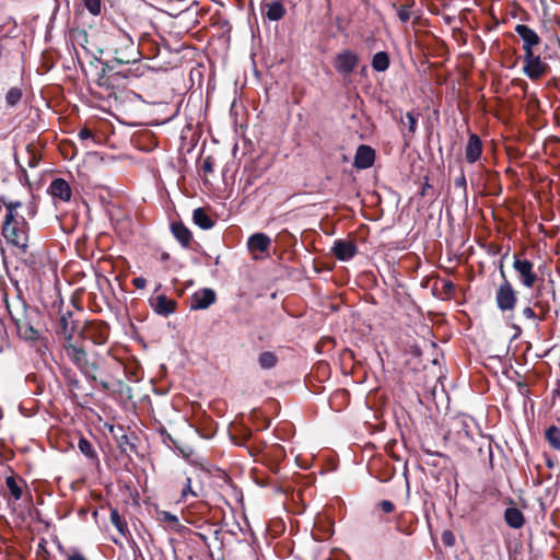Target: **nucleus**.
I'll return each instance as SVG.
<instances>
[{
    "label": "nucleus",
    "mask_w": 560,
    "mask_h": 560,
    "mask_svg": "<svg viewBox=\"0 0 560 560\" xmlns=\"http://www.w3.org/2000/svg\"><path fill=\"white\" fill-rule=\"evenodd\" d=\"M524 62L523 71L532 80L541 78L548 68L539 56L534 55V51L524 54Z\"/></svg>",
    "instance_id": "9d476101"
},
{
    "label": "nucleus",
    "mask_w": 560,
    "mask_h": 560,
    "mask_svg": "<svg viewBox=\"0 0 560 560\" xmlns=\"http://www.w3.org/2000/svg\"><path fill=\"white\" fill-rule=\"evenodd\" d=\"M337 458L338 457H334V456L327 457V462L329 464V469L334 470L337 468Z\"/></svg>",
    "instance_id": "13d9d810"
},
{
    "label": "nucleus",
    "mask_w": 560,
    "mask_h": 560,
    "mask_svg": "<svg viewBox=\"0 0 560 560\" xmlns=\"http://www.w3.org/2000/svg\"><path fill=\"white\" fill-rule=\"evenodd\" d=\"M160 520L162 522H165V523H168V524H173V525L178 524L177 516L172 514L171 512H167V511H162L160 513Z\"/></svg>",
    "instance_id": "de8ad7c7"
},
{
    "label": "nucleus",
    "mask_w": 560,
    "mask_h": 560,
    "mask_svg": "<svg viewBox=\"0 0 560 560\" xmlns=\"http://www.w3.org/2000/svg\"><path fill=\"white\" fill-rule=\"evenodd\" d=\"M5 214L1 225V234L7 244L15 248L16 256H25L28 253L30 225L18 210L22 207L19 200H2Z\"/></svg>",
    "instance_id": "7ed1b4c3"
},
{
    "label": "nucleus",
    "mask_w": 560,
    "mask_h": 560,
    "mask_svg": "<svg viewBox=\"0 0 560 560\" xmlns=\"http://www.w3.org/2000/svg\"><path fill=\"white\" fill-rule=\"evenodd\" d=\"M326 1V4H327V8L330 9L331 8V0H325Z\"/></svg>",
    "instance_id": "338daca9"
},
{
    "label": "nucleus",
    "mask_w": 560,
    "mask_h": 560,
    "mask_svg": "<svg viewBox=\"0 0 560 560\" xmlns=\"http://www.w3.org/2000/svg\"><path fill=\"white\" fill-rule=\"evenodd\" d=\"M168 439L173 442L174 446L179 451L180 455H183V456L189 455L188 453H186V451L184 448L178 446L176 441H174L170 435H168Z\"/></svg>",
    "instance_id": "680f3d73"
},
{
    "label": "nucleus",
    "mask_w": 560,
    "mask_h": 560,
    "mask_svg": "<svg viewBox=\"0 0 560 560\" xmlns=\"http://www.w3.org/2000/svg\"><path fill=\"white\" fill-rule=\"evenodd\" d=\"M430 188H431V185L429 184L428 177H425V183L422 185L421 190L419 192L420 196H422V197L425 196Z\"/></svg>",
    "instance_id": "6e6d98bb"
},
{
    "label": "nucleus",
    "mask_w": 560,
    "mask_h": 560,
    "mask_svg": "<svg viewBox=\"0 0 560 560\" xmlns=\"http://www.w3.org/2000/svg\"><path fill=\"white\" fill-rule=\"evenodd\" d=\"M109 325L101 319L86 320L80 328L79 337L91 340L94 345H105L109 338Z\"/></svg>",
    "instance_id": "6e6552de"
},
{
    "label": "nucleus",
    "mask_w": 560,
    "mask_h": 560,
    "mask_svg": "<svg viewBox=\"0 0 560 560\" xmlns=\"http://www.w3.org/2000/svg\"><path fill=\"white\" fill-rule=\"evenodd\" d=\"M418 114H415L413 112H407L406 113V119H407V132H402V137L405 139L406 144L409 143V141L413 138L417 128H418Z\"/></svg>",
    "instance_id": "2f4dec72"
},
{
    "label": "nucleus",
    "mask_w": 560,
    "mask_h": 560,
    "mask_svg": "<svg viewBox=\"0 0 560 560\" xmlns=\"http://www.w3.org/2000/svg\"><path fill=\"white\" fill-rule=\"evenodd\" d=\"M192 221L202 230H210L215 224V221L209 217L203 208H197L194 210Z\"/></svg>",
    "instance_id": "cd10ccee"
},
{
    "label": "nucleus",
    "mask_w": 560,
    "mask_h": 560,
    "mask_svg": "<svg viewBox=\"0 0 560 560\" xmlns=\"http://www.w3.org/2000/svg\"><path fill=\"white\" fill-rule=\"evenodd\" d=\"M512 267L521 285L526 289H540L539 282H542V279H540L535 270L534 262L530 261L523 253H516L513 255Z\"/></svg>",
    "instance_id": "0eeeda50"
},
{
    "label": "nucleus",
    "mask_w": 560,
    "mask_h": 560,
    "mask_svg": "<svg viewBox=\"0 0 560 560\" xmlns=\"http://www.w3.org/2000/svg\"><path fill=\"white\" fill-rule=\"evenodd\" d=\"M213 168H214V158L211 155H208L207 158L203 159L202 164H201V172H202L203 176L206 177L209 174H211L213 172Z\"/></svg>",
    "instance_id": "c03bdc74"
},
{
    "label": "nucleus",
    "mask_w": 560,
    "mask_h": 560,
    "mask_svg": "<svg viewBox=\"0 0 560 560\" xmlns=\"http://www.w3.org/2000/svg\"><path fill=\"white\" fill-rule=\"evenodd\" d=\"M107 50L113 54L112 62L116 66L137 65L140 62L142 54L133 39L125 32L118 31L110 35Z\"/></svg>",
    "instance_id": "39448f33"
},
{
    "label": "nucleus",
    "mask_w": 560,
    "mask_h": 560,
    "mask_svg": "<svg viewBox=\"0 0 560 560\" xmlns=\"http://www.w3.org/2000/svg\"><path fill=\"white\" fill-rule=\"evenodd\" d=\"M61 375L68 386L69 390H80L82 388L81 381L79 380L77 373L72 371L70 368H62Z\"/></svg>",
    "instance_id": "c85d7f7f"
},
{
    "label": "nucleus",
    "mask_w": 560,
    "mask_h": 560,
    "mask_svg": "<svg viewBox=\"0 0 560 560\" xmlns=\"http://www.w3.org/2000/svg\"><path fill=\"white\" fill-rule=\"evenodd\" d=\"M278 357L275 352L264 351L258 357V364L264 370L273 369L278 364Z\"/></svg>",
    "instance_id": "72a5a7b5"
},
{
    "label": "nucleus",
    "mask_w": 560,
    "mask_h": 560,
    "mask_svg": "<svg viewBox=\"0 0 560 560\" xmlns=\"http://www.w3.org/2000/svg\"><path fill=\"white\" fill-rule=\"evenodd\" d=\"M397 444V440L390 439L386 442L384 450L388 455H395L394 454V446Z\"/></svg>",
    "instance_id": "603ef678"
},
{
    "label": "nucleus",
    "mask_w": 560,
    "mask_h": 560,
    "mask_svg": "<svg viewBox=\"0 0 560 560\" xmlns=\"http://www.w3.org/2000/svg\"><path fill=\"white\" fill-rule=\"evenodd\" d=\"M375 162V150L366 144H361L358 147L353 166L358 170H366L373 166Z\"/></svg>",
    "instance_id": "4468645a"
},
{
    "label": "nucleus",
    "mask_w": 560,
    "mask_h": 560,
    "mask_svg": "<svg viewBox=\"0 0 560 560\" xmlns=\"http://www.w3.org/2000/svg\"><path fill=\"white\" fill-rule=\"evenodd\" d=\"M315 457H294V464L302 469H307L312 466V463Z\"/></svg>",
    "instance_id": "49530a36"
},
{
    "label": "nucleus",
    "mask_w": 560,
    "mask_h": 560,
    "mask_svg": "<svg viewBox=\"0 0 560 560\" xmlns=\"http://www.w3.org/2000/svg\"><path fill=\"white\" fill-rule=\"evenodd\" d=\"M443 289L445 292L451 293L454 291L455 285L452 281H444Z\"/></svg>",
    "instance_id": "4d7b16f0"
},
{
    "label": "nucleus",
    "mask_w": 560,
    "mask_h": 560,
    "mask_svg": "<svg viewBox=\"0 0 560 560\" xmlns=\"http://www.w3.org/2000/svg\"><path fill=\"white\" fill-rule=\"evenodd\" d=\"M339 359L343 368L350 365V369H352L355 363H360V361L357 359L355 352L350 348L342 349L339 354Z\"/></svg>",
    "instance_id": "4c0bfd02"
},
{
    "label": "nucleus",
    "mask_w": 560,
    "mask_h": 560,
    "mask_svg": "<svg viewBox=\"0 0 560 560\" xmlns=\"http://www.w3.org/2000/svg\"><path fill=\"white\" fill-rule=\"evenodd\" d=\"M83 5L94 16L102 12V0H83Z\"/></svg>",
    "instance_id": "79ce46f5"
},
{
    "label": "nucleus",
    "mask_w": 560,
    "mask_h": 560,
    "mask_svg": "<svg viewBox=\"0 0 560 560\" xmlns=\"http://www.w3.org/2000/svg\"><path fill=\"white\" fill-rule=\"evenodd\" d=\"M441 540L445 547H453L456 542V538L454 533L451 529L443 530L441 535Z\"/></svg>",
    "instance_id": "a18cd8bd"
},
{
    "label": "nucleus",
    "mask_w": 560,
    "mask_h": 560,
    "mask_svg": "<svg viewBox=\"0 0 560 560\" xmlns=\"http://www.w3.org/2000/svg\"><path fill=\"white\" fill-rule=\"evenodd\" d=\"M112 432L114 433L117 447L122 455H131L132 453H138L136 445L138 436L133 432L128 434L121 427L117 429V432L112 429Z\"/></svg>",
    "instance_id": "9b49d317"
},
{
    "label": "nucleus",
    "mask_w": 560,
    "mask_h": 560,
    "mask_svg": "<svg viewBox=\"0 0 560 560\" xmlns=\"http://www.w3.org/2000/svg\"><path fill=\"white\" fill-rule=\"evenodd\" d=\"M5 486L15 500H20L22 498V488L18 485L14 476L5 478Z\"/></svg>",
    "instance_id": "ea45409f"
},
{
    "label": "nucleus",
    "mask_w": 560,
    "mask_h": 560,
    "mask_svg": "<svg viewBox=\"0 0 560 560\" xmlns=\"http://www.w3.org/2000/svg\"><path fill=\"white\" fill-rule=\"evenodd\" d=\"M185 475H186V478L183 483V488L180 490V499H179L180 502H186L189 495H191L194 498L199 497L198 492L195 491L191 487V476L190 475H194L192 471L190 474L185 471Z\"/></svg>",
    "instance_id": "c9c22d12"
},
{
    "label": "nucleus",
    "mask_w": 560,
    "mask_h": 560,
    "mask_svg": "<svg viewBox=\"0 0 560 560\" xmlns=\"http://www.w3.org/2000/svg\"><path fill=\"white\" fill-rule=\"evenodd\" d=\"M331 252L338 260L347 261L357 255L358 247L353 241L337 240Z\"/></svg>",
    "instance_id": "2eb2a0df"
},
{
    "label": "nucleus",
    "mask_w": 560,
    "mask_h": 560,
    "mask_svg": "<svg viewBox=\"0 0 560 560\" xmlns=\"http://www.w3.org/2000/svg\"><path fill=\"white\" fill-rule=\"evenodd\" d=\"M110 522L122 536H126V534L129 533L126 521L120 516L116 509H112L110 511Z\"/></svg>",
    "instance_id": "e433bc0d"
},
{
    "label": "nucleus",
    "mask_w": 560,
    "mask_h": 560,
    "mask_svg": "<svg viewBox=\"0 0 560 560\" xmlns=\"http://www.w3.org/2000/svg\"><path fill=\"white\" fill-rule=\"evenodd\" d=\"M171 231L174 237L178 241V243L185 247H190L192 242V234L190 230L183 222H173L171 225Z\"/></svg>",
    "instance_id": "412c9836"
},
{
    "label": "nucleus",
    "mask_w": 560,
    "mask_h": 560,
    "mask_svg": "<svg viewBox=\"0 0 560 560\" xmlns=\"http://www.w3.org/2000/svg\"><path fill=\"white\" fill-rule=\"evenodd\" d=\"M141 75L140 66L118 70L112 62H103L102 71L98 73L95 83L105 90L107 97L118 98V94L128 85L129 78Z\"/></svg>",
    "instance_id": "20e7f679"
},
{
    "label": "nucleus",
    "mask_w": 560,
    "mask_h": 560,
    "mask_svg": "<svg viewBox=\"0 0 560 560\" xmlns=\"http://www.w3.org/2000/svg\"><path fill=\"white\" fill-rule=\"evenodd\" d=\"M23 98V90L20 86H12L5 93L4 100L8 107H15Z\"/></svg>",
    "instance_id": "473e14b6"
},
{
    "label": "nucleus",
    "mask_w": 560,
    "mask_h": 560,
    "mask_svg": "<svg viewBox=\"0 0 560 560\" xmlns=\"http://www.w3.org/2000/svg\"><path fill=\"white\" fill-rule=\"evenodd\" d=\"M359 63L360 56L351 49H342L332 58V67L342 78H347L352 74Z\"/></svg>",
    "instance_id": "1a4fd4ad"
},
{
    "label": "nucleus",
    "mask_w": 560,
    "mask_h": 560,
    "mask_svg": "<svg viewBox=\"0 0 560 560\" xmlns=\"http://www.w3.org/2000/svg\"><path fill=\"white\" fill-rule=\"evenodd\" d=\"M483 145L481 139L476 133H470L465 147V159L469 164L476 163L482 154Z\"/></svg>",
    "instance_id": "f3484780"
},
{
    "label": "nucleus",
    "mask_w": 560,
    "mask_h": 560,
    "mask_svg": "<svg viewBox=\"0 0 560 560\" xmlns=\"http://www.w3.org/2000/svg\"><path fill=\"white\" fill-rule=\"evenodd\" d=\"M416 5L415 0H404V2L398 5L396 2L392 4V7L397 11V16L401 23H407L413 15V7Z\"/></svg>",
    "instance_id": "bb28decb"
},
{
    "label": "nucleus",
    "mask_w": 560,
    "mask_h": 560,
    "mask_svg": "<svg viewBox=\"0 0 560 560\" xmlns=\"http://www.w3.org/2000/svg\"><path fill=\"white\" fill-rule=\"evenodd\" d=\"M78 137L81 140H88V139L94 138V135H93V131L91 129L84 127V128L79 130Z\"/></svg>",
    "instance_id": "3c124183"
},
{
    "label": "nucleus",
    "mask_w": 560,
    "mask_h": 560,
    "mask_svg": "<svg viewBox=\"0 0 560 560\" xmlns=\"http://www.w3.org/2000/svg\"><path fill=\"white\" fill-rule=\"evenodd\" d=\"M504 521L510 527L518 529L524 525L525 517L520 509L511 506L504 511Z\"/></svg>",
    "instance_id": "393cba45"
},
{
    "label": "nucleus",
    "mask_w": 560,
    "mask_h": 560,
    "mask_svg": "<svg viewBox=\"0 0 560 560\" xmlns=\"http://www.w3.org/2000/svg\"><path fill=\"white\" fill-rule=\"evenodd\" d=\"M514 31L523 40L524 54L534 51V47L538 46L541 42L538 34L525 24H517Z\"/></svg>",
    "instance_id": "ddd939ff"
},
{
    "label": "nucleus",
    "mask_w": 560,
    "mask_h": 560,
    "mask_svg": "<svg viewBox=\"0 0 560 560\" xmlns=\"http://www.w3.org/2000/svg\"><path fill=\"white\" fill-rule=\"evenodd\" d=\"M132 284L137 289H144L145 285H147V280L144 278H142V277H137V278L132 279Z\"/></svg>",
    "instance_id": "864d4df0"
},
{
    "label": "nucleus",
    "mask_w": 560,
    "mask_h": 560,
    "mask_svg": "<svg viewBox=\"0 0 560 560\" xmlns=\"http://www.w3.org/2000/svg\"><path fill=\"white\" fill-rule=\"evenodd\" d=\"M151 305L155 313L163 316H168L175 312L176 301L168 299L166 295L161 294L154 299H151Z\"/></svg>",
    "instance_id": "6ab92c4d"
},
{
    "label": "nucleus",
    "mask_w": 560,
    "mask_h": 560,
    "mask_svg": "<svg viewBox=\"0 0 560 560\" xmlns=\"http://www.w3.org/2000/svg\"><path fill=\"white\" fill-rule=\"evenodd\" d=\"M260 10L261 14L269 21H279L285 14V8L280 1L265 2Z\"/></svg>",
    "instance_id": "aec40b11"
},
{
    "label": "nucleus",
    "mask_w": 560,
    "mask_h": 560,
    "mask_svg": "<svg viewBox=\"0 0 560 560\" xmlns=\"http://www.w3.org/2000/svg\"><path fill=\"white\" fill-rule=\"evenodd\" d=\"M472 424V418L465 415H458L451 420L445 435L450 451L466 455H493L491 438L479 433L474 438Z\"/></svg>",
    "instance_id": "f03ea898"
},
{
    "label": "nucleus",
    "mask_w": 560,
    "mask_h": 560,
    "mask_svg": "<svg viewBox=\"0 0 560 560\" xmlns=\"http://www.w3.org/2000/svg\"><path fill=\"white\" fill-rule=\"evenodd\" d=\"M454 186H455V188L462 190L463 196L465 198L467 197V180H466L465 172L463 168H460L459 176L455 178Z\"/></svg>",
    "instance_id": "37998d69"
},
{
    "label": "nucleus",
    "mask_w": 560,
    "mask_h": 560,
    "mask_svg": "<svg viewBox=\"0 0 560 560\" xmlns=\"http://www.w3.org/2000/svg\"><path fill=\"white\" fill-rule=\"evenodd\" d=\"M48 194L54 199L67 202L70 201L72 197V189L66 179L55 178L48 187Z\"/></svg>",
    "instance_id": "dca6fc26"
},
{
    "label": "nucleus",
    "mask_w": 560,
    "mask_h": 560,
    "mask_svg": "<svg viewBox=\"0 0 560 560\" xmlns=\"http://www.w3.org/2000/svg\"><path fill=\"white\" fill-rule=\"evenodd\" d=\"M413 458H415V465L420 466V463H419V460H418V457H413Z\"/></svg>",
    "instance_id": "774afa93"
},
{
    "label": "nucleus",
    "mask_w": 560,
    "mask_h": 560,
    "mask_svg": "<svg viewBox=\"0 0 560 560\" xmlns=\"http://www.w3.org/2000/svg\"><path fill=\"white\" fill-rule=\"evenodd\" d=\"M159 52V46L156 44H152V57H156Z\"/></svg>",
    "instance_id": "e2e57ef3"
},
{
    "label": "nucleus",
    "mask_w": 560,
    "mask_h": 560,
    "mask_svg": "<svg viewBox=\"0 0 560 560\" xmlns=\"http://www.w3.org/2000/svg\"><path fill=\"white\" fill-rule=\"evenodd\" d=\"M545 464L549 468H553L557 465L558 457H544Z\"/></svg>",
    "instance_id": "5fc2aeb1"
},
{
    "label": "nucleus",
    "mask_w": 560,
    "mask_h": 560,
    "mask_svg": "<svg viewBox=\"0 0 560 560\" xmlns=\"http://www.w3.org/2000/svg\"><path fill=\"white\" fill-rule=\"evenodd\" d=\"M522 315H523V317H525L526 319H534V320H537V322H538L537 313L535 312V307H534V305H533V306H530V305L525 306V307L522 310Z\"/></svg>",
    "instance_id": "09e8293b"
},
{
    "label": "nucleus",
    "mask_w": 560,
    "mask_h": 560,
    "mask_svg": "<svg viewBox=\"0 0 560 560\" xmlns=\"http://www.w3.org/2000/svg\"><path fill=\"white\" fill-rule=\"evenodd\" d=\"M545 438L555 451H560V429L558 427L550 425L545 432Z\"/></svg>",
    "instance_id": "f704fd0d"
},
{
    "label": "nucleus",
    "mask_w": 560,
    "mask_h": 560,
    "mask_svg": "<svg viewBox=\"0 0 560 560\" xmlns=\"http://www.w3.org/2000/svg\"><path fill=\"white\" fill-rule=\"evenodd\" d=\"M189 464L196 478H201L202 475L220 476L224 474L221 468L212 464L199 463L197 460H189Z\"/></svg>",
    "instance_id": "b1692460"
},
{
    "label": "nucleus",
    "mask_w": 560,
    "mask_h": 560,
    "mask_svg": "<svg viewBox=\"0 0 560 560\" xmlns=\"http://www.w3.org/2000/svg\"><path fill=\"white\" fill-rule=\"evenodd\" d=\"M502 281L495 289L494 300L497 307L502 313L513 314L518 303V291L508 279L503 264L499 266Z\"/></svg>",
    "instance_id": "423d86ee"
},
{
    "label": "nucleus",
    "mask_w": 560,
    "mask_h": 560,
    "mask_svg": "<svg viewBox=\"0 0 560 560\" xmlns=\"http://www.w3.org/2000/svg\"><path fill=\"white\" fill-rule=\"evenodd\" d=\"M10 315L12 320L15 324L18 334L21 338L24 340L30 341H36L39 338V331L36 329L28 318V316L25 314L21 317H15L12 312L10 311Z\"/></svg>",
    "instance_id": "f8f14e48"
},
{
    "label": "nucleus",
    "mask_w": 560,
    "mask_h": 560,
    "mask_svg": "<svg viewBox=\"0 0 560 560\" xmlns=\"http://www.w3.org/2000/svg\"><path fill=\"white\" fill-rule=\"evenodd\" d=\"M541 290L538 289L535 294V301H534V307L537 308L539 312L537 313L538 323L545 322L548 317V314L550 312V304L547 301L540 300Z\"/></svg>",
    "instance_id": "7c9ffc66"
},
{
    "label": "nucleus",
    "mask_w": 560,
    "mask_h": 560,
    "mask_svg": "<svg viewBox=\"0 0 560 560\" xmlns=\"http://www.w3.org/2000/svg\"><path fill=\"white\" fill-rule=\"evenodd\" d=\"M168 257H170V256H168V254H167V253H163V254H162V259H163V260L168 259Z\"/></svg>",
    "instance_id": "69168bd1"
},
{
    "label": "nucleus",
    "mask_w": 560,
    "mask_h": 560,
    "mask_svg": "<svg viewBox=\"0 0 560 560\" xmlns=\"http://www.w3.org/2000/svg\"><path fill=\"white\" fill-rule=\"evenodd\" d=\"M68 560H86L80 552H73L69 556Z\"/></svg>",
    "instance_id": "bf43d9fd"
},
{
    "label": "nucleus",
    "mask_w": 560,
    "mask_h": 560,
    "mask_svg": "<svg viewBox=\"0 0 560 560\" xmlns=\"http://www.w3.org/2000/svg\"><path fill=\"white\" fill-rule=\"evenodd\" d=\"M511 327L515 330L517 336L522 334V329L518 325L512 324Z\"/></svg>",
    "instance_id": "0e129e2a"
},
{
    "label": "nucleus",
    "mask_w": 560,
    "mask_h": 560,
    "mask_svg": "<svg viewBox=\"0 0 560 560\" xmlns=\"http://www.w3.org/2000/svg\"><path fill=\"white\" fill-rule=\"evenodd\" d=\"M75 439L78 440V447L83 455H95L91 440L82 435L75 436Z\"/></svg>",
    "instance_id": "a19ab883"
},
{
    "label": "nucleus",
    "mask_w": 560,
    "mask_h": 560,
    "mask_svg": "<svg viewBox=\"0 0 560 560\" xmlns=\"http://www.w3.org/2000/svg\"><path fill=\"white\" fill-rule=\"evenodd\" d=\"M20 180L25 179L26 182H28V175H27V171L25 167L23 166H20Z\"/></svg>",
    "instance_id": "052dcab7"
},
{
    "label": "nucleus",
    "mask_w": 560,
    "mask_h": 560,
    "mask_svg": "<svg viewBox=\"0 0 560 560\" xmlns=\"http://www.w3.org/2000/svg\"><path fill=\"white\" fill-rule=\"evenodd\" d=\"M485 174V189L488 195L497 196L502 191L500 184V175L495 171L487 170L483 167Z\"/></svg>",
    "instance_id": "5701e85b"
},
{
    "label": "nucleus",
    "mask_w": 560,
    "mask_h": 560,
    "mask_svg": "<svg viewBox=\"0 0 560 560\" xmlns=\"http://www.w3.org/2000/svg\"><path fill=\"white\" fill-rule=\"evenodd\" d=\"M284 458L285 457H261V464L273 475L287 478L288 476L284 471L285 466H282Z\"/></svg>",
    "instance_id": "a878e982"
},
{
    "label": "nucleus",
    "mask_w": 560,
    "mask_h": 560,
    "mask_svg": "<svg viewBox=\"0 0 560 560\" xmlns=\"http://www.w3.org/2000/svg\"><path fill=\"white\" fill-rule=\"evenodd\" d=\"M80 331L78 320L73 319L71 311L60 312L55 332L61 342V348L70 362L81 372L86 381L98 385L103 392H114V370H120V363L108 361L103 355L89 353L83 346L74 340V334Z\"/></svg>",
    "instance_id": "f257e3e1"
},
{
    "label": "nucleus",
    "mask_w": 560,
    "mask_h": 560,
    "mask_svg": "<svg viewBox=\"0 0 560 560\" xmlns=\"http://www.w3.org/2000/svg\"><path fill=\"white\" fill-rule=\"evenodd\" d=\"M26 153H27V166L31 168L38 166L42 156L37 152L36 148L32 144H28L26 147Z\"/></svg>",
    "instance_id": "58836bf2"
},
{
    "label": "nucleus",
    "mask_w": 560,
    "mask_h": 560,
    "mask_svg": "<svg viewBox=\"0 0 560 560\" xmlns=\"http://www.w3.org/2000/svg\"><path fill=\"white\" fill-rule=\"evenodd\" d=\"M390 59L389 55L386 51H378L376 52L373 58L371 66L373 70L377 72H384L389 68Z\"/></svg>",
    "instance_id": "c756f323"
},
{
    "label": "nucleus",
    "mask_w": 560,
    "mask_h": 560,
    "mask_svg": "<svg viewBox=\"0 0 560 560\" xmlns=\"http://www.w3.org/2000/svg\"><path fill=\"white\" fill-rule=\"evenodd\" d=\"M215 301V293L212 289H203L192 296V307L197 310L208 308Z\"/></svg>",
    "instance_id": "4be33fe9"
},
{
    "label": "nucleus",
    "mask_w": 560,
    "mask_h": 560,
    "mask_svg": "<svg viewBox=\"0 0 560 560\" xmlns=\"http://www.w3.org/2000/svg\"><path fill=\"white\" fill-rule=\"evenodd\" d=\"M271 246V238L261 232L250 235L247 240L249 252L267 253Z\"/></svg>",
    "instance_id": "a211bd4d"
},
{
    "label": "nucleus",
    "mask_w": 560,
    "mask_h": 560,
    "mask_svg": "<svg viewBox=\"0 0 560 560\" xmlns=\"http://www.w3.org/2000/svg\"><path fill=\"white\" fill-rule=\"evenodd\" d=\"M380 508L384 513H392L395 509V505L389 500H383L380 502Z\"/></svg>",
    "instance_id": "8fccbe9b"
}]
</instances>
